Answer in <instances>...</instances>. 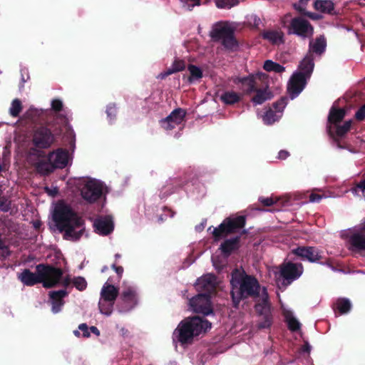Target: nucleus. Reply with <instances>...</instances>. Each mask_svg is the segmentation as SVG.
Instances as JSON below:
<instances>
[{
	"label": "nucleus",
	"mask_w": 365,
	"mask_h": 365,
	"mask_svg": "<svg viewBox=\"0 0 365 365\" xmlns=\"http://www.w3.org/2000/svg\"><path fill=\"white\" fill-rule=\"evenodd\" d=\"M54 221L58 230L63 232L65 240L77 241L85 231L84 220L64 202L58 203L53 213Z\"/></svg>",
	"instance_id": "f257e3e1"
},
{
	"label": "nucleus",
	"mask_w": 365,
	"mask_h": 365,
	"mask_svg": "<svg viewBox=\"0 0 365 365\" xmlns=\"http://www.w3.org/2000/svg\"><path fill=\"white\" fill-rule=\"evenodd\" d=\"M232 306L238 308L241 301L248 298L259 297L260 284L255 277L247 274L244 270L235 269L230 279Z\"/></svg>",
	"instance_id": "f03ea898"
},
{
	"label": "nucleus",
	"mask_w": 365,
	"mask_h": 365,
	"mask_svg": "<svg viewBox=\"0 0 365 365\" xmlns=\"http://www.w3.org/2000/svg\"><path fill=\"white\" fill-rule=\"evenodd\" d=\"M63 272L62 269L48 264H38L36 266V273L29 269H24L18 274V279L25 286L32 287L42 283L45 288H52L59 284Z\"/></svg>",
	"instance_id": "7ed1b4c3"
},
{
	"label": "nucleus",
	"mask_w": 365,
	"mask_h": 365,
	"mask_svg": "<svg viewBox=\"0 0 365 365\" xmlns=\"http://www.w3.org/2000/svg\"><path fill=\"white\" fill-rule=\"evenodd\" d=\"M212 324L200 317H186L182 319L173 331V337L181 344L192 342L194 337L211 329Z\"/></svg>",
	"instance_id": "20e7f679"
},
{
	"label": "nucleus",
	"mask_w": 365,
	"mask_h": 365,
	"mask_svg": "<svg viewBox=\"0 0 365 365\" xmlns=\"http://www.w3.org/2000/svg\"><path fill=\"white\" fill-rule=\"evenodd\" d=\"M280 24L287 35H295L303 40L313 37L314 26L302 16H293L292 13H287L280 18Z\"/></svg>",
	"instance_id": "39448f33"
},
{
	"label": "nucleus",
	"mask_w": 365,
	"mask_h": 365,
	"mask_svg": "<svg viewBox=\"0 0 365 365\" xmlns=\"http://www.w3.org/2000/svg\"><path fill=\"white\" fill-rule=\"evenodd\" d=\"M56 138L51 130L46 127H39L34 130L31 136L32 147L29 149V155L38 158H45L46 152L43 150L52 146Z\"/></svg>",
	"instance_id": "423d86ee"
},
{
	"label": "nucleus",
	"mask_w": 365,
	"mask_h": 365,
	"mask_svg": "<svg viewBox=\"0 0 365 365\" xmlns=\"http://www.w3.org/2000/svg\"><path fill=\"white\" fill-rule=\"evenodd\" d=\"M245 224L246 217L244 215L225 218L217 227L214 228L212 232L214 241L218 242L230 235L238 232L244 228Z\"/></svg>",
	"instance_id": "0eeeda50"
},
{
	"label": "nucleus",
	"mask_w": 365,
	"mask_h": 365,
	"mask_svg": "<svg viewBox=\"0 0 365 365\" xmlns=\"http://www.w3.org/2000/svg\"><path fill=\"white\" fill-rule=\"evenodd\" d=\"M211 38L215 41H221L222 45L229 51H236L239 46L235 37V31L228 26L217 24L210 32Z\"/></svg>",
	"instance_id": "6e6552de"
},
{
	"label": "nucleus",
	"mask_w": 365,
	"mask_h": 365,
	"mask_svg": "<svg viewBox=\"0 0 365 365\" xmlns=\"http://www.w3.org/2000/svg\"><path fill=\"white\" fill-rule=\"evenodd\" d=\"M103 183L96 179L84 181L81 188L82 197L88 203H94L103 195Z\"/></svg>",
	"instance_id": "1a4fd4ad"
},
{
	"label": "nucleus",
	"mask_w": 365,
	"mask_h": 365,
	"mask_svg": "<svg viewBox=\"0 0 365 365\" xmlns=\"http://www.w3.org/2000/svg\"><path fill=\"white\" fill-rule=\"evenodd\" d=\"M303 273L302 264L292 262H284L279 267V275L283 279V284L289 285L293 281L297 279Z\"/></svg>",
	"instance_id": "9d476101"
},
{
	"label": "nucleus",
	"mask_w": 365,
	"mask_h": 365,
	"mask_svg": "<svg viewBox=\"0 0 365 365\" xmlns=\"http://www.w3.org/2000/svg\"><path fill=\"white\" fill-rule=\"evenodd\" d=\"M210 299L208 294L199 293L190 299L189 304L194 312L208 315L212 313Z\"/></svg>",
	"instance_id": "9b49d317"
},
{
	"label": "nucleus",
	"mask_w": 365,
	"mask_h": 365,
	"mask_svg": "<svg viewBox=\"0 0 365 365\" xmlns=\"http://www.w3.org/2000/svg\"><path fill=\"white\" fill-rule=\"evenodd\" d=\"M137 293L135 288L128 287L121 292L117 307L120 312H128L137 304Z\"/></svg>",
	"instance_id": "f8f14e48"
},
{
	"label": "nucleus",
	"mask_w": 365,
	"mask_h": 365,
	"mask_svg": "<svg viewBox=\"0 0 365 365\" xmlns=\"http://www.w3.org/2000/svg\"><path fill=\"white\" fill-rule=\"evenodd\" d=\"M292 253L302 260H307L309 262H317L322 259L319 250L314 247L299 246L293 249Z\"/></svg>",
	"instance_id": "ddd939ff"
},
{
	"label": "nucleus",
	"mask_w": 365,
	"mask_h": 365,
	"mask_svg": "<svg viewBox=\"0 0 365 365\" xmlns=\"http://www.w3.org/2000/svg\"><path fill=\"white\" fill-rule=\"evenodd\" d=\"M308 78L302 72H297L292 76L288 85V91L292 98L297 96L303 91Z\"/></svg>",
	"instance_id": "4468645a"
},
{
	"label": "nucleus",
	"mask_w": 365,
	"mask_h": 365,
	"mask_svg": "<svg viewBox=\"0 0 365 365\" xmlns=\"http://www.w3.org/2000/svg\"><path fill=\"white\" fill-rule=\"evenodd\" d=\"M48 160L51 163L53 168H64L68 161V152L66 149L58 148L48 154Z\"/></svg>",
	"instance_id": "2eb2a0df"
},
{
	"label": "nucleus",
	"mask_w": 365,
	"mask_h": 365,
	"mask_svg": "<svg viewBox=\"0 0 365 365\" xmlns=\"http://www.w3.org/2000/svg\"><path fill=\"white\" fill-rule=\"evenodd\" d=\"M215 275H205L197 280L195 287L196 289L202 294H211L215 291Z\"/></svg>",
	"instance_id": "dca6fc26"
},
{
	"label": "nucleus",
	"mask_w": 365,
	"mask_h": 365,
	"mask_svg": "<svg viewBox=\"0 0 365 365\" xmlns=\"http://www.w3.org/2000/svg\"><path fill=\"white\" fill-rule=\"evenodd\" d=\"M95 231L101 235H108L114 229L113 222L110 216L97 218L93 222Z\"/></svg>",
	"instance_id": "f3484780"
},
{
	"label": "nucleus",
	"mask_w": 365,
	"mask_h": 365,
	"mask_svg": "<svg viewBox=\"0 0 365 365\" xmlns=\"http://www.w3.org/2000/svg\"><path fill=\"white\" fill-rule=\"evenodd\" d=\"M352 120H346L342 125L336 124V125H327V130L329 135L335 141L339 138H341L350 130Z\"/></svg>",
	"instance_id": "a211bd4d"
},
{
	"label": "nucleus",
	"mask_w": 365,
	"mask_h": 365,
	"mask_svg": "<svg viewBox=\"0 0 365 365\" xmlns=\"http://www.w3.org/2000/svg\"><path fill=\"white\" fill-rule=\"evenodd\" d=\"M68 295L65 289L58 291H51L49 292V297L51 301V310L53 313H58L61 311L64 304L63 298Z\"/></svg>",
	"instance_id": "6ab92c4d"
},
{
	"label": "nucleus",
	"mask_w": 365,
	"mask_h": 365,
	"mask_svg": "<svg viewBox=\"0 0 365 365\" xmlns=\"http://www.w3.org/2000/svg\"><path fill=\"white\" fill-rule=\"evenodd\" d=\"M309 50L307 53L312 54L315 53L318 56H321L326 51L327 48V40L324 36L321 35L317 36L315 40L309 38Z\"/></svg>",
	"instance_id": "aec40b11"
},
{
	"label": "nucleus",
	"mask_w": 365,
	"mask_h": 365,
	"mask_svg": "<svg viewBox=\"0 0 365 365\" xmlns=\"http://www.w3.org/2000/svg\"><path fill=\"white\" fill-rule=\"evenodd\" d=\"M240 246V236L225 240L220 247L223 255L228 257L232 252L237 250Z\"/></svg>",
	"instance_id": "412c9836"
},
{
	"label": "nucleus",
	"mask_w": 365,
	"mask_h": 365,
	"mask_svg": "<svg viewBox=\"0 0 365 365\" xmlns=\"http://www.w3.org/2000/svg\"><path fill=\"white\" fill-rule=\"evenodd\" d=\"M348 242L352 250H365V234L364 232L360 231L352 234L349 236Z\"/></svg>",
	"instance_id": "4be33fe9"
},
{
	"label": "nucleus",
	"mask_w": 365,
	"mask_h": 365,
	"mask_svg": "<svg viewBox=\"0 0 365 365\" xmlns=\"http://www.w3.org/2000/svg\"><path fill=\"white\" fill-rule=\"evenodd\" d=\"M257 79L260 80V76H255L254 75H250L239 80L242 83V90L246 94L249 95L257 91Z\"/></svg>",
	"instance_id": "5701e85b"
},
{
	"label": "nucleus",
	"mask_w": 365,
	"mask_h": 365,
	"mask_svg": "<svg viewBox=\"0 0 365 365\" xmlns=\"http://www.w3.org/2000/svg\"><path fill=\"white\" fill-rule=\"evenodd\" d=\"M119 294V291L117 287L112 284L106 283L101 291V298L105 301L115 302L116 298Z\"/></svg>",
	"instance_id": "b1692460"
},
{
	"label": "nucleus",
	"mask_w": 365,
	"mask_h": 365,
	"mask_svg": "<svg viewBox=\"0 0 365 365\" xmlns=\"http://www.w3.org/2000/svg\"><path fill=\"white\" fill-rule=\"evenodd\" d=\"M314 67V55L307 53L299 64L300 72L305 74L306 76L310 77Z\"/></svg>",
	"instance_id": "393cba45"
},
{
	"label": "nucleus",
	"mask_w": 365,
	"mask_h": 365,
	"mask_svg": "<svg viewBox=\"0 0 365 365\" xmlns=\"http://www.w3.org/2000/svg\"><path fill=\"white\" fill-rule=\"evenodd\" d=\"M346 115V110L344 108H336L332 106L328 115V124L336 125L342 121Z\"/></svg>",
	"instance_id": "a878e982"
},
{
	"label": "nucleus",
	"mask_w": 365,
	"mask_h": 365,
	"mask_svg": "<svg viewBox=\"0 0 365 365\" xmlns=\"http://www.w3.org/2000/svg\"><path fill=\"white\" fill-rule=\"evenodd\" d=\"M314 8L321 13L333 14L334 4L331 0H316L314 2Z\"/></svg>",
	"instance_id": "bb28decb"
},
{
	"label": "nucleus",
	"mask_w": 365,
	"mask_h": 365,
	"mask_svg": "<svg viewBox=\"0 0 365 365\" xmlns=\"http://www.w3.org/2000/svg\"><path fill=\"white\" fill-rule=\"evenodd\" d=\"M255 309L259 316L262 315V314H272L271 305H270V304L269 302V299H268V294L265 290H264V293L262 296L261 302L259 303H257L255 304Z\"/></svg>",
	"instance_id": "cd10ccee"
},
{
	"label": "nucleus",
	"mask_w": 365,
	"mask_h": 365,
	"mask_svg": "<svg viewBox=\"0 0 365 365\" xmlns=\"http://www.w3.org/2000/svg\"><path fill=\"white\" fill-rule=\"evenodd\" d=\"M46 160H41L38 162H36L34 164V167L37 171L41 175H48L53 172L55 170L51 163L48 160V155L46 156Z\"/></svg>",
	"instance_id": "c85d7f7f"
},
{
	"label": "nucleus",
	"mask_w": 365,
	"mask_h": 365,
	"mask_svg": "<svg viewBox=\"0 0 365 365\" xmlns=\"http://www.w3.org/2000/svg\"><path fill=\"white\" fill-rule=\"evenodd\" d=\"M262 38L264 39L268 40L273 44L284 43V34L282 31H267L262 34Z\"/></svg>",
	"instance_id": "c756f323"
},
{
	"label": "nucleus",
	"mask_w": 365,
	"mask_h": 365,
	"mask_svg": "<svg viewBox=\"0 0 365 365\" xmlns=\"http://www.w3.org/2000/svg\"><path fill=\"white\" fill-rule=\"evenodd\" d=\"M256 93L252 97V101L255 104H262L264 101L271 98V93L267 88H257L255 91Z\"/></svg>",
	"instance_id": "7c9ffc66"
},
{
	"label": "nucleus",
	"mask_w": 365,
	"mask_h": 365,
	"mask_svg": "<svg viewBox=\"0 0 365 365\" xmlns=\"http://www.w3.org/2000/svg\"><path fill=\"white\" fill-rule=\"evenodd\" d=\"M185 115L186 112L183 109L179 108L173 110L166 118L171 123L176 126L182 123Z\"/></svg>",
	"instance_id": "2f4dec72"
},
{
	"label": "nucleus",
	"mask_w": 365,
	"mask_h": 365,
	"mask_svg": "<svg viewBox=\"0 0 365 365\" xmlns=\"http://www.w3.org/2000/svg\"><path fill=\"white\" fill-rule=\"evenodd\" d=\"M281 117L280 114H277L272 108H269L262 115V120L267 125H272L277 121Z\"/></svg>",
	"instance_id": "473e14b6"
},
{
	"label": "nucleus",
	"mask_w": 365,
	"mask_h": 365,
	"mask_svg": "<svg viewBox=\"0 0 365 365\" xmlns=\"http://www.w3.org/2000/svg\"><path fill=\"white\" fill-rule=\"evenodd\" d=\"M221 101L227 105H232L240 100V96L234 91L225 92L220 97Z\"/></svg>",
	"instance_id": "72a5a7b5"
},
{
	"label": "nucleus",
	"mask_w": 365,
	"mask_h": 365,
	"mask_svg": "<svg viewBox=\"0 0 365 365\" xmlns=\"http://www.w3.org/2000/svg\"><path fill=\"white\" fill-rule=\"evenodd\" d=\"M263 68L268 72L274 71L277 73H281L285 71V68L278 63L274 62L272 60H267L264 63Z\"/></svg>",
	"instance_id": "f704fd0d"
},
{
	"label": "nucleus",
	"mask_w": 365,
	"mask_h": 365,
	"mask_svg": "<svg viewBox=\"0 0 365 365\" xmlns=\"http://www.w3.org/2000/svg\"><path fill=\"white\" fill-rule=\"evenodd\" d=\"M337 310L340 314H344L348 313L351 308V304L349 299L346 298H340L336 302Z\"/></svg>",
	"instance_id": "c9c22d12"
},
{
	"label": "nucleus",
	"mask_w": 365,
	"mask_h": 365,
	"mask_svg": "<svg viewBox=\"0 0 365 365\" xmlns=\"http://www.w3.org/2000/svg\"><path fill=\"white\" fill-rule=\"evenodd\" d=\"M190 76L188 78V81L192 83L193 81L199 80L202 77V71L197 66L189 64L187 66Z\"/></svg>",
	"instance_id": "e433bc0d"
},
{
	"label": "nucleus",
	"mask_w": 365,
	"mask_h": 365,
	"mask_svg": "<svg viewBox=\"0 0 365 365\" xmlns=\"http://www.w3.org/2000/svg\"><path fill=\"white\" fill-rule=\"evenodd\" d=\"M115 302L105 301L103 299H100L98 302V307L101 314L109 316L113 312V308Z\"/></svg>",
	"instance_id": "4c0bfd02"
},
{
	"label": "nucleus",
	"mask_w": 365,
	"mask_h": 365,
	"mask_svg": "<svg viewBox=\"0 0 365 365\" xmlns=\"http://www.w3.org/2000/svg\"><path fill=\"white\" fill-rule=\"evenodd\" d=\"M284 317L285 322L287 323L288 328L290 331H297L300 329V323L292 315V313L287 312Z\"/></svg>",
	"instance_id": "58836bf2"
},
{
	"label": "nucleus",
	"mask_w": 365,
	"mask_h": 365,
	"mask_svg": "<svg viewBox=\"0 0 365 365\" xmlns=\"http://www.w3.org/2000/svg\"><path fill=\"white\" fill-rule=\"evenodd\" d=\"M259 317H260L257 324L259 329H268L271 327L273 323L272 314H262Z\"/></svg>",
	"instance_id": "ea45409f"
},
{
	"label": "nucleus",
	"mask_w": 365,
	"mask_h": 365,
	"mask_svg": "<svg viewBox=\"0 0 365 365\" xmlns=\"http://www.w3.org/2000/svg\"><path fill=\"white\" fill-rule=\"evenodd\" d=\"M22 103H21V101L18 99V98H16L14 100H13V101L11 102V107L9 108V114L12 116V117H18L20 114V113L21 112L22 110Z\"/></svg>",
	"instance_id": "a19ab883"
},
{
	"label": "nucleus",
	"mask_w": 365,
	"mask_h": 365,
	"mask_svg": "<svg viewBox=\"0 0 365 365\" xmlns=\"http://www.w3.org/2000/svg\"><path fill=\"white\" fill-rule=\"evenodd\" d=\"M239 0H216V6L219 9H230L239 4Z\"/></svg>",
	"instance_id": "79ce46f5"
},
{
	"label": "nucleus",
	"mask_w": 365,
	"mask_h": 365,
	"mask_svg": "<svg viewBox=\"0 0 365 365\" xmlns=\"http://www.w3.org/2000/svg\"><path fill=\"white\" fill-rule=\"evenodd\" d=\"M287 99L286 98H281L277 102L272 104V109L277 113L280 114L282 113L284 108L287 105Z\"/></svg>",
	"instance_id": "37998d69"
},
{
	"label": "nucleus",
	"mask_w": 365,
	"mask_h": 365,
	"mask_svg": "<svg viewBox=\"0 0 365 365\" xmlns=\"http://www.w3.org/2000/svg\"><path fill=\"white\" fill-rule=\"evenodd\" d=\"M72 283L73 284L75 287L79 291H83L86 289L87 287V282L85 278L83 277H74L72 280Z\"/></svg>",
	"instance_id": "c03bdc74"
},
{
	"label": "nucleus",
	"mask_w": 365,
	"mask_h": 365,
	"mask_svg": "<svg viewBox=\"0 0 365 365\" xmlns=\"http://www.w3.org/2000/svg\"><path fill=\"white\" fill-rule=\"evenodd\" d=\"M106 114L108 118L111 121L113 120L117 114V107L115 103H110L106 108Z\"/></svg>",
	"instance_id": "a18cd8bd"
},
{
	"label": "nucleus",
	"mask_w": 365,
	"mask_h": 365,
	"mask_svg": "<svg viewBox=\"0 0 365 365\" xmlns=\"http://www.w3.org/2000/svg\"><path fill=\"white\" fill-rule=\"evenodd\" d=\"M11 207V202L5 196H0V211L8 212Z\"/></svg>",
	"instance_id": "49530a36"
},
{
	"label": "nucleus",
	"mask_w": 365,
	"mask_h": 365,
	"mask_svg": "<svg viewBox=\"0 0 365 365\" xmlns=\"http://www.w3.org/2000/svg\"><path fill=\"white\" fill-rule=\"evenodd\" d=\"M293 7L295 10H297L301 15H304V16H308L311 19H314V14L312 13V12H309V11H307L306 9L304 8H303L302 6H301L299 4H293Z\"/></svg>",
	"instance_id": "de8ad7c7"
},
{
	"label": "nucleus",
	"mask_w": 365,
	"mask_h": 365,
	"mask_svg": "<svg viewBox=\"0 0 365 365\" xmlns=\"http://www.w3.org/2000/svg\"><path fill=\"white\" fill-rule=\"evenodd\" d=\"M172 66L176 72L182 71L185 68V62L183 60L175 59Z\"/></svg>",
	"instance_id": "09e8293b"
},
{
	"label": "nucleus",
	"mask_w": 365,
	"mask_h": 365,
	"mask_svg": "<svg viewBox=\"0 0 365 365\" xmlns=\"http://www.w3.org/2000/svg\"><path fill=\"white\" fill-rule=\"evenodd\" d=\"M160 124L161 127L166 130H170L175 128V125L170 122L169 120H168L167 118L162 119L160 121Z\"/></svg>",
	"instance_id": "8fccbe9b"
},
{
	"label": "nucleus",
	"mask_w": 365,
	"mask_h": 365,
	"mask_svg": "<svg viewBox=\"0 0 365 365\" xmlns=\"http://www.w3.org/2000/svg\"><path fill=\"white\" fill-rule=\"evenodd\" d=\"M51 108L55 112H60L63 109V103L59 99H54L51 102Z\"/></svg>",
	"instance_id": "3c124183"
},
{
	"label": "nucleus",
	"mask_w": 365,
	"mask_h": 365,
	"mask_svg": "<svg viewBox=\"0 0 365 365\" xmlns=\"http://www.w3.org/2000/svg\"><path fill=\"white\" fill-rule=\"evenodd\" d=\"M355 118L357 120L361 121L365 118V104L361 106L356 112Z\"/></svg>",
	"instance_id": "603ef678"
},
{
	"label": "nucleus",
	"mask_w": 365,
	"mask_h": 365,
	"mask_svg": "<svg viewBox=\"0 0 365 365\" xmlns=\"http://www.w3.org/2000/svg\"><path fill=\"white\" fill-rule=\"evenodd\" d=\"M259 201L262 203L263 206L265 207H269L275 202L272 197H260L259 198Z\"/></svg>",
	"instance_id": "864d4df0"
},
{
	"label": "nucleus",
	"mask_w": 365,
	"mask_h": 365,
	"mask_svg": "<svg viewBox=\"0 0 365 365\" xmlns=\"http://www.w3.org/2000/svg\"><path fill=\"white\" fill-rule=\"evenodd\" d=\"M353 191L355 192L361 191L362 192L363 197L365 198V179L358 183L356 186L353 188Z\"/></svg>",
	"instance_id": "5fc2aeb1"
},
{
	"label": "nucleus",
	"mask_w": 365,
	"mask_h": 365,
	"mask_svg": "<svg viewBox=\"0 0 365 365\" xmlns=\"http://www.w3.org/2000/svg\"><path fill=\"white\" fill-rule=\"evenodd\" d=\"M78 329L81 330V331H83V337L88 338L91 336L90 331H88L89 328L86 324L83 323V324H79Z\"/></svg>",
	"instance_id": "6e6d98bb"
},
{
	"label": "nucleus",
	"mask_w": 365,
	"mask_h": 365,
	"mask_svg": "<svg viewBox=\"0 0 365 365\" xmlns=\"http://www.w3.org/2000/svg\"><path fill=\"white\" fill-rule=\"evenodd\" d=\"M200 5V0H187L185 3V6H187L188 10H192L195 6Z\"/></svg>",
	"instance_id": "4d7b16f0"
},
{
	"label": "nucleus",
	"mask_w": 365,
	"mask_h": 365,
	"mask_svg": "<svg viewBox=\"0 0 365 365\" xmlns=\"http://www.w3.org/2000/svg\"><path fill=\"white\" fill-rule=\"evenodd\" d=\"M323 195L317 194V193H312L309 195V201L312 202H319L322 199Z\"/></svg>",
	"instance_id": "13d9d810"
},
{
	"label": "nucleus",
	"mask_w": 365,
	"mask_h": 365,
	"mask_svg": "<svg viewBox=\"0 0 365 365\" xmlns=\"http://www.w3.org/2000/svg\"><path fill=\"white\" fill-rule=\"evenodd\" d=\"M111 268L115 271L119 278L122 277L124 270L123 267L117 266L115 263H113L111 265Z\"/></svg>",
	"instance_id": "bf43d9fd"
},
{
	"label": "nucleus",
	"mask_w": 365,
	"mask_h": 365,
	"mask_svg": "<svg viewBox=\"0 0 365 365\" xmlns=\"http://www.w3.org/2000/svg\"><path fill=\"white\" fill-rule=\"evenodd\" d=\"M288 156H289V153L287 150H282L278 153V158L279 160H285Z\"/></svg>",
	"instance_id": "052dcab7"
},
{
	"label": "nucleus",
	"mask_w": 365,
	"mask_h": 365,
	"mask_svg": "<svg viewBox=\"0 0 365 365\" xmlns=\"http://www.w3.org/2000/svg\"><path fill=\"white\" fill-rule=\"evenodd\" d=\"M72 282V280L71 279V278L67 276L66 277L63 281H62V285L64 286L65 287H67L70 285V284Z\"/></svg>",
	"instance_id": "680f3d73"
},
{
	"label": "nucleus",
	"mask_w": 365,
	"mask_h": 365,
	"mask_svg": "<svg viewBox=\"0 0 365 365\" xmlns=\"http://www.w3.org/2000/svg\"><path fill=\"white\" fill-rule=\"evenodd\" d=\"M89 330L91 331V332H92L93 334H96V336H99L100 335V331L95 326L91 327L89 328Z\"/></svg>",
	"instance_id": "e2e57ef3"
},
{
	"label": "nucleus",
	"mask_w": 365,
	"mask_h": 365,
	"mask_svg": "<svg viewBox=\"0 0 365 365\" xmlns=\"http://www.w3.org/2000/svg\"><path fill=\"white\" fill-rule=\"evenodd\" d=\"M311 350V346L309 344L308 342H306L304 345H303V347H302V351L304 352H307L309 353Z\"/></svg>",
	"instance_id": "0e129e2a"
},
{
	"label": "nucleus",
	"mask_w": 365,
	"mask_h": 365,
	"mask_svg": "<svg viewBox=\"0 0 365 365\" xmlns=\"http://www.w3.org/2000/svg\"><path fill=\"white\" fill-rule=\"evenodd\" d=\"M57 118H60L62 120L63 123H64V124H67L68 123V119L66 117V115H64L63 114H58L57 115Z\"/></svg>",
	"instance_id": "69168bd1"
},
{
	"label": "nucleus",
	"mask_w": 365,
	"mask_h": 365,
	"mask_svg": "<svg viewBox=\"0 0 365 365\" xmlns=\"http://www.w3.org/2000/svg\"><path fill=\"white\" fill-rule=\"evenodd\" d=\"M36 113H37V110H36V109H31H31H29V110L27 111L26 115H27V117H28V118H33V117H32L33 113H35V114H36Z\"/></svg>",
	"instance_id": "338daca9"
},
{
	"label": "nucleus",
	"mask_w": 365,
	"mask_h": 365,
	"mask_svg": "<svg viewBox=\"0 0 365 365\" xmlns=\"http://www.w3.org/2000/svg\"><path fill=\"white\" fill-rule=\"evenodd\" d=\"M165 73L167 74V76H170L174 73H176V71L175 70V68H173V67L172 66L171 68H168L167 71H165Z\"/></svg>",
	"instance_id": "774afa93"
}]
</instances>
